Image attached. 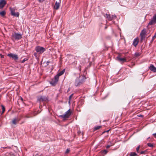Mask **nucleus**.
<instances>
[{"mask_svg":"<svg viewBox=\"0 0 156 156\" xmlns=\"http://www.w3.org/2000/svg\"><path fill=\"white\" fill-rule=\"evenodd\" d=\"M19 120H20L18 119V118H15L13 119L12 121V122L13 124L16 125L17 123L19 122Z\"/></svg>","mask_w":156,"mask_h":156,"instance_id":"nucleus-13","label":"nucleus"},{"mask_svg":"<svg viewBox=\"0 0 156 156\" xmlns=\"http://www.w3.org/2000/svg\"><path fill=\"white\" fill-rule=\"evenodd\" d=\"M2 113H4L5 111V108L3 105H2Z\"/></svg>","mask_w":156,"mask_h":156,"instance_id":"nucleus-25","label":"nucleus"},{"mask_svg":"<svg viewBox=\"0 0 156 156\" xmlns=\"http://www.w3.org/2000/svg\"><path fill=\"white\" fill-rule=\"evenodd\" d=\"M78 133L79 134H80L81 133L80 131H78Z\"/></svg>","mask_w":156,"mask_h":156,"instance_id":"nucleus-36","label":"nucleus"},{"mask_svg":"<svg viewBox=\"0 0 156 156\" xmlns=\"http://www.w3.org/2000/svg\"><path fill=\"white\" fill-rule=\"evenodd\" d=\"M28 58H24L21 62L22 63H24L25 61L28 60Z\"/></svg>","mask_w":156,"mask_h":156,"instance_id":"nucleus-21","label":"nucleus"},{"mask_svg":"<svg viewBox=\"0 0 156 156\" xmlns=\"http://www.w3.org/2000/svg\"><path fill=\"white\" fill-rule=\"evenodd\" d=\"M146 152L145 151H141V152H140V154H144L145 153V152Z\"/></svg>","mask_w":156,"mask_h":156,"instance_id":"nucleus-29","label":"nucleus"},{"mask_svg":"<svg viewBox=\"0 0 156 156\" xmlns=\"http://www.w3.org/2000/svg\"><path fill=\"white\" fill-rule=\"evenodd\" d=\"M130 156H137V154L136 153L133 152H131L130 153Z\"/></svg>","mask_w":156,"mask_h":156,"instance_id":"nucleus-19","label":"nucleus"},{"mask_svg":"<svg viewBox=\"0 0 156 156\" xmlns=\"http://www.w3.org/2000/svg\"><path fill=\"white\" fill-rule=\"evenodd\" d=\"M147 145L148 146L151 147H152L153 146V144H152L150 143H148Z\"/></svg>","mask_w":156,"mask_h":156,"instance_id":"nucleus-23","label":"nucleus"},{"mask_svg":"<svg viewBox=\"0 0 156 156\" xmlns=\"http://www.w3.org/2000/svg\"><path fill=\"white\" fill-rule=\"evenodd\" d=\"M140 148V146H139L136 148V151L137 152H138L139 151V149Z\"/></svg>","mask_w":156,"mask_h":156,"instance_id":"nucleus-28","label":"nucleus"},{"mask_svg":"<svg viewBox=\"0 0 156 156\" xmlns=\"http://www.w3.org/2000/svg\"><path fill=\"white\" fill-rule=\"evenodd\" d=\"M6 12L5 11H2L0 12V14L2 16H4Z\"/></svg>","mask_w":156,"mask_h":156,"instance_id":"nucleus-18","label":"nucleus"},{"mask_svg":"<svg viewBox=\"0 0 156 156\" xmlns=\"http://www.w3.org/2000/svg\"><path fill=\"white\" fill-rule=\"evenodd\" d=\"M79 78H77L76 80L75 84L76 86L80 85L83 82L84 80V78L83 79H82L81 80H79Z\"/></svg>","mask_w":156,"mask_h":156,"instance_id":"nucleus-6","label":"nucleus"},{"mask_svg":"<svg viewBox=\"0 0 156 156\" xmlns=\"http://www.w3.org/2000/svg\"><path fill=\"white\" fill-rule=\"evenodd\" d=\"M146 30L145 29H144L141 31L140 34V36L141 40L144 39L145 38V36L146 34Z\"/></svg>","mask_w":156,"mask_h":156,"instance_id":"nucleus-10","label":"nucleus"},{"mask_svg":"<svg viewBox=\"0 0 156 156\" xmlns=\"http://www.w3.org/2000/svg\"><path fill=\"white\" fill-rule=\"evenodd\" d=\"M156 37V33L154 34V36L152 37V40L153 41Z\"/></svg>","mask_w":156,"mask_h":156,"instance_id":"nucleus-27","label":"nucleus"},{"mask_svg":"<svg viewBox=\"0 0 156 156\" xmlns=\"http://www.w3.org/2000/svg\"><path fill=\"white\" fill-rule=\"evenodd\" d=\"M73 94H72L71 95H70V96L69 97V102L71 100V99L73 96Z\"/></svg>","mask_w":156,"mask_h":156,"instance_id":"nucleus-24","label":"nucleus"},{"mask_svg":"<svg viewBox=\"0 0 156 156\" xmlns=\"http://www.w3.org/2000/svg\"><path fill=\"white\" fill-rule=\"evenodd\" d=\"M101 126H98L96 127H95L94 128V130H97L98 129H99L100 128H101Z\"/></svg>","mask_w":156,"mask_h":156,"instance_id":"nucleus-20","label":"nucleus"},{"mask_svg":"<svg viewBox=\"0 0 156 156\" xmlns=\"http://www.w3.org/2000/svg\"><path fill=\"white\" fill-rule=\"evenodd\" d=\"M149 137L147 138V139H149Z\"/></svg>","mask_w":156,"mask_h":156,"instance_id":"nucleus-44","label":"nucleus"},{"mask_svg":"<svg viewBox=\"0 0 156 156\" xmlns=\"http://www.w3.org/2000/svg\"><path fill=\"white\" fill-rule=\"evenodd\" d=\"M150 69L154 72H156V68L153 65H151L149 67Z\"/></svg>","mask_w":156,"mask_h":156,"instance_id":"nucleus-14","label":"nucleus"},{"mask_svg":"<svg viewBox=\"0 0 156 156\" xmlns=\"http://www.w3.org/2000/svg\"><path fill=\"white\" fill-rule=\"evenodd\" d=\"M153 135L154 137H156V133H154Z\"/></svg>","mask_w":156,"mask_h":156,"instance_id":"nucleus-33","label":"nucleus"},{"mask_svg":"<svg viewBox=\"0 0 156 156\" xmlns=\"http://www.w3.org/2000/svg\"><path fill=\"white\" fill-rule=\"evenodd\" d=\"M110 147V145H107V146H106V148H109Z\"/></svg>","mask_w":156,"mask_h":156,"instance_id":"nucleus-32","label":"nucleus"},{"mask_svg":"<svg viewBox=\"0 0 156 156\" xmlns=\"http://www.w3.org/2000/svg\"><path fill=\"white\" fill-rule=\"evenodd\" d=\"M37 53H34V55L36 57H37Z\"/></svg>","mask_w":156,"mask_h":156,"instance_id":"nucleus-30","label":"nucleus"},{"mask_svg":"<svg viewBox=\"0 0 156 156\" xmlns=\"http://www.w3.org/2000/svg\"><path fill=\"white\" fill-rule=\"evenodd\" d=\"M109 131V130L106 131L104 132L103 133H104L105 132H108Z\"/></svg>","mask_w":156,"mask_h":156,"instance_id":"nucleus-37","label":"nucleus"},{"mask_svg":"<svg viewBox=\"0 0 156 156\" xmlns=\"http://www.w3.org/2000/svg\"><path fill=\"white\" fill-rule=\"evenodd\" d=\"M7 55L10 57L12 58L15 60H17L18 59V55L15 54L10 53L8 54Z\"/></svg>","mask_w":156,"mask_h":156,"instance_id":"nucleus-8","label":"nucleus"},{"mask_svg":"<svg viewBox=\"0 0 156 156\" xmlns=\"http://www.w3.org/2000/svg\"><path fill=\"white\" fill-rule=\"evenodd\" d=\"M49 63V62H48V61L47 62V63Z\"/></svg>","mask_w":156,"mask_h":156,"instance_id":"nucleus-39","label":"nucleus"},{"mask_svg":"<svg viewBox=\"0 0 156 156\" xmlns=\"http://www.w3.org/2000/svg\"><path fill=\"white\" fill-rule=\"evenodd\" d=\"M0 9H2V8H1V7H0Z\"/></svg>","mask_w":156,"mask_h":156,"instance_id":"nucleus-43","label":"nucleus"},{"mask_svg":"<svg viewBox=\"0 0 156 156\" xmlns=\"http://www.w3.org/2000/svg\"><path fill=\"white\" fill-rule=\"evenodd\" d=\"M71 113V112L70 111V109H69L64 114L60 115L59 116V117L64 119H67L69 117Z\"/></svg>","mask_w":156,"mask_h":156,"instance_id":"nucleus-2","label":"nucleus"},{"mask_svg":"<svg viewBox=\"0 0 156 156\" xmlns=\"http://www.w3.org/2000/svg\"><path fill=\"white\" fill-rule=\"evenodd\" d=\"M59 79L55 76L54 79L50 82V83L53 86H55L57 83Z\"/></svg>","mask_w":156,"mask_h":156,"instance_id":"nucleus-7","label":"nucleus"},{"mask_svg":"<svg viewBox=\"0 0 156 156\" xmlns=\"http://www.w3.org/2000/svg\"><path fill=\"white\" fill-rule=\"evenodd\" d=\"M38 100L40 102L45 101L48 100V98L47 97L43 96H41L38 98Z\"/></svg>","mask_w":156,"mask_h":156,"instance_id":"nucleus-9","label":"nucleus"},{"mask_svg":"<svg viewBox=\"0 0 156 156\" xmlns=\"http://www.w3.org/2000/svg\"><path fill=\"white\" fill-rule=\"evenodd\" d=\"M79 70H80V71L81 70V66H80L79 67Z\"/></svg>","mask_w":156,"mask_h":156,"instance_id":"nucleus-34","label":"nucleus"},{"mask_svg":"<svg viewBox=\"0 0 156 156\" xmlns=\"http://www.w3.org/2000/svg\"><path fill=\"white\" fill-rule=\"evenodd\" d=\"M104 16L109 20H112L116 18V16L115 15H110L106 14Z\"/></svg>","mask_w":156,"mask_h":156,"instance_id":"nucleus-5","label":"nucleus"},{"mask_svg":"<svg viewBox=\"0 0 156 156\" xmlns=\"http://www.w3.org/2000/svg\"><path fill=\"white\" fill-rule=\"evenodd\" d=\"M9 9L11 12V14L12 15L18 17H19L20 15L19 13L18 12H15V10L14 8L10 7L9 8Z\"/></svg>","mask_w":156,"mask_h":156,"instance_id":"nucleus-4","label":"nucleus"},{"mask_svg":"<svg viewBox=\"0 0 156 156\" xmlns=\"http://www.w3.org/2000/svg\"><path fill=\"white\" fill-rule=\"evenodd\" d=\"M107 28V26H105V29H106Z\"/></svg>","mask_w":156,"mask_h":156,"instance_id":"nucleus-38","label":"nucleus"},{"mask_svg":"<svg viewBox=\"0 0 156 156\" xmlns=\"http://www.w3.org/2000/svg\"><path fill=\"white\" fill-rule=\"evenodd\" d=\"M102 153L105 154H106L108 152V151L106 150H104L103 151H102Z\"/></svg>","mask_w":156,"mask_h":156,"instance_id":"nucleus-22","label":"nucleus"},{"mask_svg":"<svg viewBox=\"0 0 156 156\" xmlns=\"http://www.w3.org/2000/svg\"><path fill=\"white\" fill-rule=\"evenodd\" d=\"M136 56H138L139 55V54H138V53H136Z\"/></svg>","mask_w":156,"mask_h":156,"instance_id":"nucleus-35","label":"nucleus"},{"mask_svg":"<svg viewBox=\"0 0 156 156\" xmlns=\"http://www.w3.org/2000/svg\"><path fill=\"white\" fill-rule=\"evenodd\" d=\"M70 151V150L69 149H67V150H66V152H65V153L66 154H68V153H69V152Z\"/></svg>","mask_w":156,"mask_h":156,"instance_id":"nucleus-26","label":"nucleus"},{"mask_svg":"<svg viewBox=\"0 0 156 156\" xmlns=\"http://www.w3.org/2000/svg\"><path fill=\"white\" fill-rule=\"evenodd\" d=\"M65 69H63L59 73H58L55 76L59 79V76L63 75L65 72Z\"/></svg>","mask_w":156,"mask_h":156,"instance_id":"nucleus-12","label":"nucleus"},{"mask_svg":"<svg viewBox=\"0 0 156 156\" xmlns=\"http://www.w3.org/2000/svg\"><path fill=\"white\" fill-rule=\"evenodd\" d=\"M76 57H77V56H75V58H76Z\"/></svg>","mask_w":156,"mask_h":156,"instance_id":"nucleus-42","label":"nucleus"},{"mask_svg":"<svg viewBox=\"0 0 156 156\" xmlns=\"http://www.w3.org/2000/svg\"><path fill=\"white\" fill-rule=\"evenodd\" d=\"M142 116V115H140H140L139 116V117L140 116Z\"/></svg>","mask_w":156,"mask_h":156,"instance_id":"nucleus-41","label":"nucleus"},{"mask_svg":"<svg viewBox=\"0 0 156 156\" xmlns=\"http://www.w3.org/2000/svg\"><path fill=\"white\" fill-rule=\"evenodd\" d=\"M22 38V35L21 34L14 32L12 34V39L18 40Z\"/></svg>","mask_w":156,"mask_h":156,"instance_id":"nucleus-1","label":"nucleus"},{"mask_svg":"<svg viewBox=\"0 0 156 156\" xmlns=\"http://www.w3.org/2000/svg\"><path fill=\"white\" fill-rule=\"evenodd\" d=\"M116 58L117 60L119 62H124L126 61V60L125 58H121L120 56H117Z\"/></svg>","mask_w":156,"mask_h":156,"instance_id":"nucleus-16","label":"nucleus"},{"mask_svg":"<svg viewBox=\"0 0 156 156\" xmlns=\"http://www.w3.org/2000/svg\"><path fill=\"white\" fill-rule=\"evenodd\" d=\"M6 3V2L5 0H0V7L1 8H3Z\"/></svg>","mask_w":156,"mask_h":156,"instance_id":"nucleus-11","label":"nucleus"},{"mask_svg":"<svg viewBox=\"0 0 156 156\" xmlns=\"http://www.w3.org/2000/svg\"><path fill=\"white\" fill-rule=\"evenodd\" d=\"M44 0H39L38 1L39 2H43Z\"/></svg>","mask_w":156,"mask_h":156,"instance_id":"nucleus-31","label":"nucleus"},{"mask_svg":"<svg viewBox=\"0 0 156 156\" xmlns=\"http://www.w3.org/2000/svg\"><path fill=\"white\" fill-rule=\"evenodd\" d=\"M60 3L58 2H56L55 6H54V9L55 10L58 9L59 7Z\"/></svg>","mask_w":156,"mask_h":156,"instance_id":"nucleus-17","label":"nucleus"},{"mask_svg":"<svg viewBox=\"0 0 156 156\" xmlns=\"http://www.w3.org/2000/svg\"><path fill=\"white\" fill-rule=\"evenodd\" d=\"M45 48L39 46H37L35 48V51L40 54H42L45 51Z\"/></svg>","mask_w":156,"mask_h":156,"instance_id":"nucleus-3","label":"nucleus"},{"mask_svg":"<svg viewBox=\"0 0 156 156\" xmlns=\"http://www.w3.org/2000/svg\"><path fill=\"white\" fill-rule=\"evenodd\" d=\"M139 42V41L138 38H136L133 41V45L136 47L137 44H138Z\"/></svg>","mask_w":156,"mask_h":156,"instance_id":"nucleus-15","label":"nucleus"},{"mask_svg":"<svg viewBox=\"0 0 156 156\" xmlns=\"http://www.w3.org/2000/svg\"><path fill=\"white\" fill-rule=\"evenodd\" d=\"M1 58H3V56L2 55L1 56Z\"/></svg>","mask_w":156,"mask_h":156,"instance_id":"nucleus-40","label":"nucleus"}]
</instances>
